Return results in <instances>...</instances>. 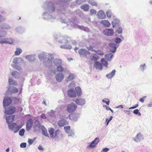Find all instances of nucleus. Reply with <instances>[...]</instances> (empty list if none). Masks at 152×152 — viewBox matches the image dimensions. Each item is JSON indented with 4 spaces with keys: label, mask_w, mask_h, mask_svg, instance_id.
I'll return each instance as SVG.
<instances>
[{
    "label": "nucleus",
    "mask_w": 152,
    "mask_h": 152,
    "mask_svg": "<svg viewBox=\"0 0 152 152\" xmlns=\"http://www.w3.org/2000/svg\"><path fill=\"white\" fill-rule=\"evenodd\" d=\"M77 105L73 103L69 104L67 106L66 110L69 113H72L76 110L77 108Z\"/></svg>",
    "instance_id": "nucleus-1"
},
{
    "label": "nucleus",
    "mask_w": 152,
    "mask_h": 152,
    "mask_svg": "<svg viewBox=\"0 0 152 152\" xmlns=\"http://www.w3.org/2000/svg\"><path fill=\"white\" fill-rule=\"evenodd\" d=\"M16 108L14 106H10L8 109H6L5 113L8 115H11L13 114L16 111Z\"/></svg>",
    "instance_id": "nucleus-2"
},
{
    "label": "nucleus",
    "mask_w": 152,
    "mask_h": 152,
    "mask_svg": "<svg viewBox=\"0 0 152 152\" xmlns=\"http://www.w3.org/2000/svg\"><path fill=\"white\" fill-rule=\"evenodd\" d=\"M79 53L81 56L86 57L87 56H89L90 53L83 49H81L79 50Z\"/></svg>",
    "instance_id": "nucleus-3"
},
{
    "label": "nucleus",
    "mask_w": 152,
    "mask_h": 152,
    "mask_svg": "<svg viewBox=\"0 0 152 152\" xmlns=\"http://www.w3.org/2000/svg\"><path fill=\"white\" fill-rule=\"evenodd\" d=\"M12 100L10 98H5L3 101V105L4 107L10 105L11 103Z\"/></svg>",
    "instance_id": "nucleus-4"
},
{
    "label": "nucleus",
    "mask_w": 152,
    "mask_h": 152,
    "mask_svg": "<svg viewBox=\"0 0 152 152\" xmlns=\"http://www.w3.org/2000/svg\"><path fill=\"white\" fill-rule=\"evenodd\" d=\"M33 124V121L31 118H29L26 124V128L27 130H30L32 128Z\"/></svg>",
    "instance_id": "nucleus-5"
},
{
    "label": "nucleus",
    "mask_w": 152,
    "mask_h": 152,
    "mask_svg": "<svg viewBox=\"0 0 152 152\" xmlns=\"http://www.w3.org/2000/svg\"><path fill=\"white\" fill-rule=\"evenodd\" d=\"M75 102L77 104L82 106L85 104V100L83 99L78 98L76 99Z\"/></svg>",
    "instance_id": "nucleus-6"
},
{
    "label": "nucleus",
    "mask_w": 152,
    "mask_h": 152,
    "mask_svg": "<svg viewBox=\"0 0 152 152\" xmlns=\"http://www.w3.org/2000/svg\"><path fill=\"white\" fill-rule=\"evenodd\" d=\"M103 33L105 35L111 36L113 34L114 31L112 29H107L104 31Z\"/></svg>",
    "instance_id": "nucleus-7"
},
{
    "label": "nucleus",
    "mask_w": 152,
    "mask_h": 152,
    "mask_svg": "<svg viewBox=\"0 0 152 152\" xmlns=\"http://www.w3.org/2000/svg\"><path fill=\"white\" fill-rule=\"evenodd\" d=\"M56 79L58 82H61L64 78V75L62 73H58L56 76Z\"/></svg>",
    "instance_id": "nucleus-8"
},
{
    "label": "nucleus",
    "mask_w": 152,
    "mask_h": 152,
    "mask_svg": "<svg viewBox=\"0 0 152 152\" xmlns=\"http://www.w3.org/2000/svg\"><path fill=\"white\" fill-rule=\"evenodd\" d=\"M68 95L71 97H75L76 96V94L74 90L70 89L68 91Z\"/></svg>",
    "instance_id": "nucleus-9"
},
{
    "label": "nucleus",
    "mask_w": 152,
    "mask_h": 152,
    "mask_svg": "<svg viewBox=\"0 0 152 152\" xmlns=\"http://www.w3.org/2000/svg\"><path fill=\"white\" fill-rule=\"evenodd\" d=\"M0 43H7L12 44L13 42L11 39H3L0 40Z\"/></svg>",
    "instance_id": "nucleus-10"
},
{
    "label": "nucleus",
    "mask_w": 152,
    "mask_h": 152,
    "mask_svg": "<svg viewBox=\"0 0 152 152\" xmlns=\"http://www.w3.org/2000/svg\"><path fill=\"white\" fill-rule=\"evenodd\" d=\"M100 23L105 27H109L111 25L109 22L106 20H101Z\"/></svg>",
    "instance_id": "nucleus-11"
},
{
    "label": "nucleus",
    "mask_w": 152,
    "mask_h": 152,
    "mask_svg": "<svg viewBox=\"0 0 152 152\" xmlns=\"http://www.w3.org/2000/svg\"><path fill=\"white\" fill-rule=\"evenodd\" d=\"M67 124V122L64 120H60L58 122V125L59 126H63Z\"/></svg>",
    "instance_id": "nucleus-12"
},
{
    "label": "nucleus",
    "mask_w": 152,
    "mask_h": 152,
    "mask_svg": "<svg viewBox=\"0 0 152 152\" xmlns=\"http://www.w3.org/2000/svg\"><path fill=\"white\" fill-rule=\"evenodd\" d=\"M98 139L97 138H95L93 141H92L90 145L88 146V148H93L95 147L96 145L95 143V141H96L98 142Z\"/></svg>",
    "instance_id": "nucleus-13"
},
{
    "label": "nucleus",
    "mask_w": 152,
    "mask_h": 152,
    "mask_svg": "<svg viewBox=\"0 0 152 152\" xmlns=\"http://www.w3.org/2000/svg\"><path fill=\"white\" fill-rule=\"evenodd\" d=\"M15 116L14 115H12L7 117L6 118V119L7 123L10 124L14 120Z\"/></svg>",
    "instance_id": "nucleus-14"
},
{
    "label": "nucleus",
    "mask_w": 152,
    "mask_h": 152,
    "mask_svg": "<svg viewBox=\"0 0 152 152\" xmlns=\"http://www.w3.org/2000/svg\"><path fill=\"white\" fill-rule=\"evenodd\" d=\"M94 66L96 69L100 70L102 69V66L101 64L99 62H96L94 64Z\"/></svg>",
    "instance_id": "nucleus-15"
},
{
    "label": "nucleus",
    "mask_w": 152,
    "mask_h": 152,
    "mask_svg": "<svg viewBox=\"0 0 152 152\" xmlns=\"http://www.w3.org/2000/svg\"><path fill=\"white\" fill-rule=\"evenodd\" d=\"M80 8L85 11H88L89 8V5L88 4H85L81 5Z\"/></svg>",
    "instance_id": "nucleus-16"
},
{
    "label": "nucleus",
    "mask_w": 152,
    "mask_h": 152,
    "mask_svg": "<svg viewBox=\"0 0 152 152\" xmlns=\"http://www.w3.org/2000/svg\"><path fill=\"white\" fill-rule=\"evenodd\" d=\"M110 46L111 48V49L110 50V52L112 53L115 52L116 50L115 44L113 43H111L110 44Z\"/></svg>",
    "instance_id": "nucleus-17"
},
{
    "label": "nucleus",
    "mask_w": 152,
    "mask_h": 152,
    "mask_svg": "<svg viewBox=\"0 0 152 152\" xmlns=\"http://www.w3.org/2000/svg\"><path fill=\"white\" fill-rule=\"evenodd\" d=\"M9 90L11 93L13 94L17 93L18 91V88L14 87L10 88Z\"/></svg>",
    "instance_id": "nucleus-18"
},
{
    "label": "nucleus",
    "mask_w": 152,
    "mask_h": 152,
    "mask_svg": "<svg viewBox=\"0 0 152 152\" xmlns=\"http://www.w3.org/2000/svg\"><path fill=\"white\" fill-rule=\"evenodd\" d=\"M115 70H113L110 73L107 75V77L108 78H111L115 75Z\"/></svg>",
    "instance_id": "nucleus-19"
},
{
    "label": "nucleus",
    "mask_w": 152,
    "mask_h": 152,
    "mask_svg": "<svg viewBox=\"0 0 152 152\" xmlns=\"http://www.w3.org/2000/svg\"><path fill=\"white\" fill-rule=\"evenodd\" d=\"M119 20L117 19H114L112 22L113 27L114 28L115 26L118 25L119 23Z\"/></svg>",
    "instance_id": "nucleus-20"
},
{
    "label": "nucleus",
    "mask_w": 152,
    "mask_h": 152,
    "mask_svg": "<svg viewBox=\"0 0 152 152\" xmlns=\"http://www.w3.org/2000/svg\"><path fill=\"white\" fill-rule=\"evenodd\" d=\"M99 18L101 19H103L105 18V15L104 13L102 11L99 12L98 14Z\"/></svg>",
    "instance_id": "nucleus-21"
},
{
    "label": "nucleus",
    "mask_w": 152,
    "mask_h": 152,
    "mask_svg": "<svg viewBox=\"0 0 152 152\" xmlns=\"http://www.w3.org/2000/svg\"><path fill=\"white\" fill-rule=\"evenodd\" d=\"M54 129L52 128H50L49 129V132L50 134V137L52 138H54V136L53 134L54 132Z\"/></svg>",
    "instance_id": "nucleus-22"
},
{
    "label": "nucleus",
    "mask_w": 152,
    "mask_h": 152,
    "mask_svg": "<svg viewBox=\"0 0 152 152\" xmlns=\"http://www.w3.org/2000/svg\"><path fill=\"white\" fill-rule=\"evenodd\" d=\"M26 58L30 61H34L35 59L34 56L32 55L27 56Z\"/></svg>",
    "instance_id": "nucleus-23"
},
{
    "label": "nucleus",
    "mask_w": 152,
    "mask_h": 152,
    "mask_svg": "<svg viewBox=\"0 0 152 152\" xmlns=\"http://www.w3.org/2000/svg\"><path fill=\"white\" fill-rule=\"evenodd\" d=\"M9 82L10 85H13L15 86H17L18 85L16 81L12 80L11 78L9 79Z\"/></svg>",
    "instance_id": "nucleus-24"
},
{
    "label": "nucleus",
    "mask_w": 152,
    "mask_h": 152,
    "mask_svg": "<svg viewBox=\"0 0 152 152\" xmlns=\"http://www.w3.org/2000/svg\"><path fill=\"white\" fill-rule=\"evenodd\" d=\"M113 56V55L112 54L110 53L105 55V57L107 60L109 61L111 59Z\"/></svg>",
    "instance_id": "nucleus-25"
},
{
    "label": "nucleus",
    "mask_w": 152,
    "mask_h": 152,
    "mask_svg": "<svg viewBox=\"0 0 152 152\" xmlns=\"http://www.w3.org/2000/svg\"><path fill=\"white\" fill-rule=\"evenodd\" d=\"M102 64L106 67H107V62L104 58H102L101 60Z\"/></svg>",
    "instance_id": "nucleus-26"
},
{
    "label": "nucleus",
    "mask_w": 152,
    "mask_h": 152,
    "mask_svg": "<svg viewBox=\"0 0 152 152\" xmlns=\"http://www.w3.org/2000/svg\"><path fill=\"white\" fill-rule=\"evenodd\" d=\"M16 125V123H12L8 125V126L10 129L14 130Z\"/></svg>",
    "instance_id": "nucleus-27"
},
{
    "label": "nucleus",
    "mask_w": 152,
    "mask_h": 152,
    "mask_svg": "<svg viewBox=\"0 0 152 152\" xmlns=\"http://www.w3.org/2000/svg\"><path fill=\"white\" fill-rule=\"evenodd\" d=\"M75 90L78 96H80L81 94V89L80 87H79L75 88Z\"/></svg>",
    "instance_id": "nucleus-28"
},
{
    "label": "nucleus",
    "mask_w": 152,
    "mask_h": 152,
    "mask_svg": "<svg viewBox=\"0 0 152 152\" xmlns=\"http://www.w3.org/2000/svg\"><path fill=\"white\" fill-rule=\"evenodd\" d=\"M88 2L92 6H97V3L94 1L89 0L88 1Z\"/></svg>",
    "instance_id": "nucleus-29"
},
{
    "label": "nucleus",
    "mask_w": 152,
    "mask_h": 152,
    "mask_svg": "<svg viewBox=\"0 0 152 152\" xmlns=\"http://www.w3.org/2000/svg\"><path fill=\"white\" fill-rule=\"evenodd\" d=\"M61 134V132L59 130H56L55 133V136H54V137L55 138H57L58 137V136Z\"/></svg>",
    "instance_id": "nucleus-30"
},
{
    "label": "nucleus",
    "mask_w": 152,
    "mask_h": 152,
    "mask_svg": "<svg viewBox=\"0 0 152 152\" xmlns=\"http://www.w3.org/2000/svg\"><path fill=\"white\" fill-rule=\"evenodd\" d=\"M22 52V50L21 49L18 48L15 52V55L16 56H18Z\"/></svg>",
    "instance_id": "nucleus-31"
},
{
    "label": "nucleus",
    "mask_w": 152,
    "mask_h": 152,
    "mask_svg": "<svg viewBox=\"0 0 152 152\" xmlns=\"http://www.w3.org/2000/svg\"><path fill=\"white\" fill-rule=\"evenodd\" d=\"M57 70L59 72H62L64 71V69L61 66H59L57 67Z\"/></svg>",
    "instance_id": "nucleus-32"
},
{
    "label": "nucleus",
    "mask_w": 152,
    "mask_h": 152,
    "mask_svg": "<svg viewBox=\"0 0 152 152\" xmlns=\"http://www.w3.org/2000/svg\"><path fill=\"white\" fill-rule=\"evenodd\" d=\"M61 48H62L69 49L70 48H71V46L68 45V43H67V45H61Z\"/></svg>",
    "instance_id": "nucleus-33"
},
{
    "label": "nucleus",
    "mask_w": 152,
    "mask_h": 152,
    "mask_svg": "<svg viewBox=\"0 0 152 152\" xmlns=\"http://www.w3.org/2000/svg\"><path fill=\"white\" fill-rule=\"evenodd\" d=\"M55 61L56 62L55 65H60L62 64V60L58 59H55Z\"/></svg>",
    "instance_id": "nucleus-34"
},
{
    "label": "nucleus",
    "mask_w": 152,
    "mask_h": 152,
    "mask_svg": "<svg viewBox=\"0 0 152 152\" xmlns=\"http://www.w3.org/2000/svg\"><path fill=\"white\" fill-rule=\"evenodd\" d=\"M34 124L36 127H39L41 124L39 121L38 120H36L34 122Z\"/></svg>",
    "instance_id": "nucleus-35"
},
{
    "label": "nucleus",
    "mask_w": 152,
    "mask_h": 152,
    "mask_svg": "<svg viewBox=\"0 0 152 152\" xmlns=\"http://www.w3.org/2000/svg\"><path fill=\"white\" fill-rule=\"evenodd\" d=\"M106 15L107 17L110 18L112 15V13L111 11L110 10H108L106 12Z\"/></svg>",
    "instance_id": "nucleus-36"
},
{
    "label": "nucleus",
    "mask_w": 152,
    "mask_h": 152,
    "mask_svg": "<svg viewBox=\"0 0 152 152\" xmlns=\"http://www.w3.org/2000/svg\"><path fill=\"white\" fill-rule=\"evenodd\" d=\"M74 78V76L72 74H70L67 78V79L68 80H73Z\"/></svg>",
    "instance_id": "nucleus-37"
},
{
    "label": "nucleus",
    "mask_w": 152,
    "mask_h": 152,
    "mask_svg": "<svg viewBox=\"0 0 152 152\" xmlns=\"http://www.w3.org/2000/svg\"><path fill=\"white\" fill-rule=\"evenodd\" d=\"M25 130L23 129H21L19 132V134L21 136H23L24 135Z\"/></svg>",
    "instance_id": "nucleus-38"
},
{
    "label": "nucleus",
    "mask_w": 152,
    "mask_h": 152,
    "mask_svg": "<svg viewBox=\"0 0 152 152\" xmlns=\"http://www.w3.org/2000/svg\"><path fill=\"white\" fill-rule=\"evenodd\" d=\"M102 102L104 103H105L107 105H109L110 103V101L109 99L107 98H105L102 100Z\"/></svg>",
    "instance_id": "nucleus-39"
},
{
    "label": "nucleus",
    "mask_w": 152,
    "mask_h": 152,
    "mask_svg": "<svg viewBox=\"0 0 152 152\" xmlns=\"http://www.w3.org/2000/svg\"><path fill=\"white\" fill-rule=\"evenodd\" d=\"M22 126H17L14 129V130H15L14 133H15L18 132L19 130L21 128Z\"/></svg>",
    "instance_id": "nucleus-40"
},
{
    "label": "nucleus",
    "mask_w": 152,
    "mask_h": 152,
    "mask_svg": "<svg viewBox=\"0 0 152 152\" xmlns=\"http://www.w3.org/2000/svg\"><path fill=\"white\" fill-rule=\"evenodd\" d=\"M133 113L135 114H137L139 116H140L141 115V114L139 111L138 109H135L133 111Z\"/></svg>",
    "instance_id": "nucleus-41"
},
{
    "label": "nucleus",
    "mask_w": 152,
    "mask_h": 152,
    "mask_svg": "<svg viewBox=\"0 0 152 152\" xmlns=\"http://www.w3.org/2000/svg\"><path fill=\"white\" fill-rule=\"evenodd\" d=\"M91 59L93 61H96L97 60L96 55L95 54H93L92 57L91 58Z\"/></svg>",
    "instance_id": "nucleus-42"
},
{
    "label": "nucleus",
    "mask_w": 152,
    "mask_h": 152,
    "mask_svg": "<svg viewBox=\"0 0 152 152\" xmlns=\"http://www.w3.org/2000/svg\"><path fill=\"white\" fill-rule=\"evenodd\" d=\"M94 52H95L98 54L99 55L102 56L104 55V53H103V52L99 50L97 51L95 50V51H94Z\"/></svg>",
    "instance_id": "nucleus-43"
},
{
    "label": "nucleus",
    "mask_w": 152,
    "mask_h": 152,
    "mask_svg": "<svg viewBox=\"0 0 152 152\" xmlns=\"http://www.w3.org/2000/svg\"><path fill=\"white\" fill-rule=\"evenodd\" d=\"M90 12L91 15H93L96 14V11L93 9H91L90 10Z\"/></svg>",
    "instance_id": "nucleus-44"
},
{
    "label": "nucleus",
    "mask_w": 152,
    "mask_h": 152,
    "mask_svg": "<svg viewBox=\"0 0 152 152\" xmlns=\"http://www.w3.org/2000/svg\"><path fill=\"white\" fill-rule=\"evenodd\" d=\"M39 59L42 61L44 59V54H40L39 55Z\"/></svg>",
    "instance_id": "nucleus-45"
},
{
    "label": "nucleus",
    "mask_w": 152,
    "mask_h": 152,
    "mask_svg": "<svg viewBox=\"0 0 152 152\" xmlns=\"http://www.w3.org/2000/svg\"><path fill=\"white\" fill-rule=\"evenodd\" d=\"M116 32L118 34H120L122 33V29L121 28H118L116 29Z\"/></svg>",
    "instance_id": "nucleus-46"
},
{
    "label": "nucleus",
    "mask_w": 152,
    "mask_h": 152,
    "mask_svg": "<svg viewBox=\"0 0 152 152\" xmlns=\"http://www.w3.org/2000/svg\"><path fill=\"white\" fill-rule=\"evenodd\" d=\"M26 146V143L25 142H23L20 144V146L21 148H24Z\"/></svg>",
    "instance_id": "nucleus-47"
},
{
    "label": "nucleus",
    "mask_w": 152,
    "mask_h": 152,
    "mask_svg": "<svg viewBox=\"0 0 152 152\" xmlns=\"http://www.w3.org/2000/svg\"><path fill=\"white\" fill-rule=\"evenodd\" d=\"M87 49L89 50H91L92 52L95 51V50L93 49V48L91 46L87 47Z\"/></svg>",
    "instance_id": "nucleus-48"
},
{
    "label": "nucleus",
    "mask_w": 152,
    "mask_h": 152,
    "mask_svg": "<svg viewBox=\"0 0 152 152\" xmlns=\"http://www.w3.org/2000/svg\"><path fill=\"white\" fill-rule=\"evenodd\" d=\"M112 118H113V117L112 116H111L110 117L109 120L108 119H106V122H107V125H108L109 123L112 119Z\"/></svg>",
    "instance_id": "nucleus-49"
},
{
    "label": "nucleus",
    "mask_w": 152,
    "mask_h": 152,
    "mask_svg": "<svg viewBox=\"0 0 152 152\" xmlns=\"http://www.w3.org/2000/svg\"><path fill=\"white\" fill-rule=\"evenodd\" d=\"M50 57V59L48 58V61H50L51 62L53 60V56L52 54H51L49 55Z\"/></svg>",
    "instance_id": "nucleus-50"
},
{
    "label": "nucleus",
    "mask_w": 152,
    "mask_h": 152,
    "mask_svg": "<svg viewBox=\"0 0 152 152\" xmlns=\"http://www.w3.org/2000/svg\"><path fill=\"white\" fill-rule=\"evenodd\" d=\"M52 12L54 11L55 10V8L54 4H52L50 8Z\"/></svg>",
    "instance_id": "nucleus-51"
},
{
    "label": "nucleus",
    "mask_w": 152,
    "mask_h": 152,
    "mask_svg": "<svg viewBox=\"0 0 152 152\" xmlns=\"http://www.w3.org/2000/svg\"><path fill=\"white\" fill-rule=\"evenodd\" d=\"M33 142L34 141L32 139L29 138L28 140V142L29 145L32 144Z\"/></svg>",
    "instance_id": "nucleus-52"
},
{
    "label": "nucleus",
    "mask_w": 152,
    "mask_h": 152,
    "mask_svg": "<svg viewBox=\"0 0 152 152\" xmlns=\"http://www.w3.org/2000/svg\"><path fill=\"white\" fill-rule=\"evenodd\" d=\"M43 132L44 134L45 135V136H48V134L46 130H44L43 131Z\"/></svg>",
    "instance_id": "nucleus-53"
},
{
    "label": "nucleus",
    "mask_w": 152,
    "mask_h": 152,
    "mask_svg": "<svg viewBox=\"0 0 152 152\" xmlns=\"http://www.w3.org/2000/svg\"><path fill=\"white\" fill-rule=\"evenodd\" d=\"M121 41V39L120 38H117L115 39V42L117 43H119Z\"/></svg>",
    "instance_id": "nucleus-54"
},
{
    "label": "nucleus",
    "mask_w": 152,
    "mask_h": 152,
    "mask_svg": "<svg viewBox=\"0 0 152 152\" xmlns=\"http://www.w3.org/2000/svg\"><path fill=\"white\" fill-rule=\"evenodd\" d=\"M64 130L66 131L69 130H70V127L69 126H65L64 128Z\"/></svg>",
    "instance_id": "nucleus-55"
},
{
    "label": "nucleus",
    "mask_w": 152,
    "mask_h": 152,
    "mask_svg": "<svg viewBox=\"0 0 152 152\" xmlns=\"http://www.w3.org/2000/svg\"><path fill=\"white\" fill-rule=\"evenodd\" d=\"M41 118L43 119H46V117L44 114H42L41 115Z\"/></svg>",
    "instance_id": "nucleus-56"
},
{
    "label": "nucleus",
    "mask_w": 152,
    "mask_h": 152,
    "mask_svg": "<svg viewBox=\"0 0 152 152\" xmlns=\"http://www.w3.org/2000/svg\"><path fill=\"white\" fill-rule=\"evenodd\" d=\"M74 117H75V115L73 114H71L69 116V118L70 119H72Z\"/></svg>",
    "instance_id": "nucleus-57"
},
{
    "label": "nucleus",
    "mask_w": 152,
    "mask_h": 152,
    "mask_svg": "<svg viewBox=\"0 0 152 152\" xmlns=\"http://www.w3.org/2000/svg\"><path fill=\"white\" fill-rule=\"evenodd\" d=\"M138 106V104H135V106H134L133 107H130L129 109H134V108H135L137 107Z\"/></svg>",
    "instance_id": "nucleus-58"
},
{
    "label": "nucleus",
    "mask_w": 152,
    "mask_h": 152,
    "mask_svg": "<svg viewBox=\"0 0 152 152\" xmlns=\"http://www.w3.org/2000/svg\"><path fill=\"white\" fill-rule=\"evenodd\" d=\"M144 98H145V96H144V97H143V98H140V99H139V101H140V102H142V103L143 102H144Z\"/></svg>",
    "instance_id": "nucleus-59"
},
{
    "label": "nucleus",
    "mask_w": 152,
    "mask_h": 152,
    "mask_svg": "<svg viewBox=\"0 0 152 152\" xmlns=\"http://www.w3.org/2000/svg\"><path fill=\"white\" fill-rule=\"evenodd\" d=\"M109 150L108 148H105L103 149V151L104 152H107Z\"/></svg>",
    "instance_id": "nucleus-60"
},
{
    "label": "nucleus",
    "mask_w": 152,
    "mask_h": 152,
    "mask_svg": "<svg viewBox=\"0 0 152 152\" xmlns=\"http://www.w3.org/2000/svg\"><path fill=\"white\" fill-rule=\"evenodd\" d=\"M103 107H106V109L107 110H111V108L107 106L106 105H104V106H103Z\"/></svg>",
    "instance_id": "nucleus-61"
},
{
    "label": "nucleus",
    "mask_w": 152,
    "mask_h": 152,
    "mask_svg": "<svg viewBox=\"0 0 152 152\" xmlns=\"http://www.w3.org/2000/svg\"><path fill=\"white\" fill-rule=\"evenodd\" d=\"M38 149L40 150L43 151V149L41 146H39L38 147Z\"/></svg>",
    "instance_id": "nucleus-62"
},
{
    "label": "nucleus",
    "mask_w": 152,
    "mask_h": 152,
    "mask_svg": "<svg viewBox=\"0 0 152 152\" xmlns=\"http://www.w3.org/2000/svg\"><path fill=\"white\" fill-rule=\"evenodd\" d=\"M17 73V72L15 71L13 72L12 73V76H15Z\"/></svg>",
    "instance_id": "nucleus-63"
},
{
    "label": "nucleus",
    "mask_w": 152,
    "mask_h": 152,
    "mask_svg": "<svg viewBox=\"0 0 152 152\" xmlns=\"http://www.w3.org/2000/svg\"><path fill=\"white\" fill-rule=\"evenodd\" d=\"M1 15H0V21H3L5 19L4 18L3 19H1Z\"/></svg>",
    "instance_id": "nucleus-64"
}]
</instances>
